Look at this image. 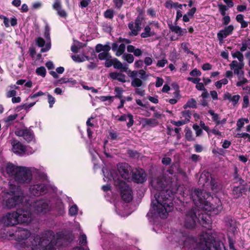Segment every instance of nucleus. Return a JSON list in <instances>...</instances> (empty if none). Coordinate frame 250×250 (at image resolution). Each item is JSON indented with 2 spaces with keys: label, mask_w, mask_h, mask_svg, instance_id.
<instances>
[{
  "label": "nucleus",
  "mask_w": 250,
  "mask_h": 250,
  "mask_svg": "<svg viewBox=\"0 0 250 250\" xmlns=\"http://www.w3.org/2000/svg\"><path fill=\"white\" fill-rule=\"evenodd\" d=\"M142 20L137 18L134 21H131L128 24V27L130 30L128 34L131 36H136L138 35L141 30Z\"/></svg>",
  "instance_id": "2eb2a0df"
},
{
  "label": "nucleus",
  "mask_w": 250,
  "mask_h": 250,
  "mask_svg": "<svg viewBox=\"0 0 250 250\" xmlns=\"http://www.w3.org/2000/svg\"><path fill=\"white\" fill-rule=\"evenodd\" d=\"M144 62L141 60L137 61L134 63V66L135 68H141L144 66Z\"/></svg>",
  "instance_id": "0e129e2a"
},
{
  "label": "nucleus",
  "mask_w": 250,
  "mask_h": 250,
  "mask_svg": "<svg viewBox=\"0 0 250 250\" xmlns=\"http://www.w3.org/2000/svg\"><path fill=\"white\" fill-rule=\"evenodd\" d=\"M185 136L186 138L188 141H190L193 140V138L192 137V132L190 129H188L186 131Z\"/></svg>",
  "instance_id": "13d9d810"
},
{
  "label": "nucleus",
  "mask_w": 250,
  "mask_h": 250,
  "mask_svg": "<svg viewBox=\"0 0 250 250\" xmlns=\"http://www.w3.org/2000/svg\"><path fill=\"white\" fill-rule=\"evenodd\" d=\"M48 102L49 104V107L51 108L55 102V98L49 93H47Z\"/></svg>",
  "instance_id": "603ef678"
},
{
  "label": "nucleus",
  "mask_w": 250,
  "mask_h": 250,
  "mask_svg": "<svg viewBox=\"0 0 250 250\" xmlns=\"http://www.w3.org/2000/svg\"><path fill=\"white\" fill-rule=\"evenodd\" d=\"M111 47L109 42H106L104 45L102 44H98L95 47L96 52L99 53L98 58L100 60H105L106 59L112 58L111 55L109 53V51Z\"/></svg>",
  "instance_id": "9b49d317"
},
{
  "label": "nucleus",
  "mask_w": 250,
  "mask_h": 250,
  "mask_svg": "<svg viewBox=\"0 0 250 250\" xmlns=\"http://www.w3.org/2000/svg\"><path fill=\"white\" fill-rule=\"evenodd\" d=\"M148 25H150V28H152V30L155 31V29H158L160 28V25L158 21H152L149 22L148 23Z\"/></svg>",
  "instance_id": "37998d69"
},
{
  "label": "nucleus",
  "mask_w": 250,
  "mask_h": 250,
  "mask_svg": "<svg viewBox=\"0 0 250 250\" xmlns=\"http://www.w3.org/2000/svg\"><path fill=\"white\" fill-rule=\"evenodd\" d=\"M123 41L124 42L122 43L119 45L116 42H113L111 44L112 50L115 52L116 56L119 57L123 54L125 50V44H129L131 42L130 41L127 39H124Z\"/></svg>",
  "instance_id": "dca6fc26"
},
{
  "label": "nucleus",
  "mask_w": 250,
  "mask_h": 250,
  "mask_svg": "<svg viewBox=\"0 0 250 250\" xmlns=\"http://www.w3.org/2000/svg\"><path fill=\"white\" fill-rule=\"evenodd\" d=\"M153 63V59L151 57H146L144 59V63L146 64V67L145 70L146 69L147 66L151 65Z\"/></svg>",
  "instance_id": "49530a36"
},
{
  "label": "nucleus",
  "mask_w": 250,
  "mask_h": 250,
  "mask_svg": "<svg viewBox=\"0 0 250 250\" xmlns=\"http://www.w3.org/2000/svg\"><path fill=\"white\" fill-rule=\"evenodd\" d=\"M218 8L220 14L222 16H225L226 15V11L228 9L227 6L222 4H218Z\"/></svg>",
  "instance_id": "79ce46f5"
},
{
  "label": "nucleus",
  "mask_w": 250,
  "mask_h": 250,
  "mask_svg": "<svg viewBox=\"0 0 250 250\" xmlns=\"http://www.w3.org/2000/svg\"><path fill=\"white\" fill-rule=\"evenodd\" d=\"M122 59L126 61L129 63H131L133 62L134 58L133 56L131 54H123Z\"/></svg>",
  "instance_id": "7c9ffc66"
},
{
  "label": "nucleus",
  "mask_w": 250,
  "mask_h": 250,
  "mask_svg": "<svg viewBox=\"0 0 250 250\" xmlns=\"http://www.w3.org/2000/svg\"><path fill=\"white\" fill-rule=\"evenodd\" d=\"M18 115L14 114L10 115L7 117L3 119V121L6 124V125H10L13 123L14 121L17 118Z\"/></svg>",
  "instance_id": "c85d7f7f"
},
{
  "label": "nucleus",
  "mask_w": 250,
  "mask_h": 250,
  "mask_svg": "<svg viewBox=\"0 0 250 250\" xmlns=\"http://www.w3.org/2000/svg\"><path fill=\"white\" fill-rule=\"evenodd\" d=\"M104 16L105 18L112 19L114 16V11L111 9H107L104 13Z\"/></svg>",
  "instance_id": "ea45409f"
},
{
  "label": "nucleus",
  "mask_w": 250,
  "mask_h": 250,
  "mask_svg": "<svg viewBox=\"0 0 250 250\" xmlns=\"http://www.w3.org/2000/svg\"><path fill=\"white\" fill-rule=\"evenodd\" d=\"M249 105V98L248 96H245L243 97V108H247Z\"/></svg>",
  "instance_id": "680f3d73"
},
{
  "label": "nucleus",
  "mask_w": 250,
  "mask_h": 250,
  "mask_svg": "<svg viewBox=\"0 0 250 250\" xmlns=\"http://www.w3.org/2000/svg\"><path fill=\"white\" fill-rule=\"evenodd\" d=\"M196 101L194 99H189L187 103L184 105V108L186 109L187 108H195L196 107Z\"/></svg>",
  "instance_id": "c756f323"
},
{
  "label": "nucleus",
  "mask_w": 250,
  "mask_h": 250,
  "mask_svg": "<svg viewBox=\"0 0 250 250\" xmlns=\"http://www.w3.org/2000/svg\"><path fill=\"white\" fill-rule=\"evenodd\" d=\"M36 42L38 46L42 47L44 45L45 41L42 38L39 37L36 39Z\"/></svg>",
  "instance_id": "5fc2aeb1"
},
{
  "label": "nucleus",
  "mask_w": 250,
  "mask_h": 250,
  "mask_svg": "<svg viewBox=\"0 0 250 250\" xmlns=\"http://www.w3.org/2000/svg\"><path fill=\"white\" fill-rule=\"evenodd\" d=\"M189 74L193 77L200 76L201 75V72L200 70L195 68L190 72Z\"/></svg>",
  "instance_id": "bf43d9fd"
},
{
  "label": "nucleus",
  "mask_w": 250,
  "mask_h": 250,
  "mask_svg": "<svg viewBox=\"0 0 250 250\" xmlns=\"http://www.w3.org/2000/svg\"><path fill=\"white\" fill-rule=\"evenodd\" d=\"M243 68H236L232 69L234 71V73L237 75L238 77L242 76L243 75V71L242 70Z\"/></svg>",
  "instance_id": "774afa93"
},
{
  "label": "nucleus",
  "mask_w": 250,
  "mask_h": 250,
  "mask_svg": "<svg viewBox=\"0 0 250 250\" xmlns=\"http://www.w3.org/2000/svg\"><path fill=\"white\" fill-rule=\"evenodd\" d=\"M238 79L239 81L236 83L237 86H242L243 84L248 83L247 79L243 77L240 76L238 77Z\"/></svg>",
  "instance_id": "a19ab883"
},
{
  "label": "nucleus",
  "mask_w": 250,
  "mask_h": 250,
  "mask_svg": "<svg viewBox=\"0 0 250 250\" xmlns=\"http://www.w3.org/2000/svg\"><path fill=\"white\" fill-rule=\"evenodd\" d=\"M6 173L18 184H29L34 174H39V170L33 167L17 166L8 163L5 167Z\"/></svg>",
  "instance_id": "39448f33"
},
{
  "label": "nucleus",
  "mask_w": 250,
  "mask_h": 250,
  "mask_svg": "<svg viewBox=\"0 0 250 250\" xmlns=\"http://www.w3.org/2000/svg\"><path fill=\"white\" fill-rule=\"evenodd\" d=\"M36 73L38 75L44 77L46 75V69L44 67L41 66L36 69Z\"/></svg>",
  "instance_id": "473e14b6"
},
{
  "label": "nucleus",
  "mask_w": 250,
  "mask_h": 250,
  "mask_svg": "<svg viewBox=\"0 0 250 250\" xmlns=\"http://www.w3.org/2000/svg\"><path fill=\"white\" fill-rule=\"evenodd\" d=\"M28 201V204L32 211L41 214L48 212L50 209V206L48 201L45 200H38L34 202Z\"/></svg>",
  "instance_id": "1a4fd4ad"
},
{
  "label": "nucleus",
  "mask_w": 250,
  "mask_h": 250,
  "mask_svg": "<svg viewBox=\"0 0 250 250\" xmlns=\"http://www.w3.org/2000/svg\"><path fill=\"white\" fill-rule=\"evenodd\" d=\"M234 30V27L232 25H229L226 26L223 30H220L217 33V38L219 42H223L224 39L228 36L231 35Z\"/></svg>",
  "instance_id": "6ab92c4d"
},
{
  "label": "nucleus",
  "mask_w": 250,
  "mask_h": 250,
  "mask_svg": "<svg viewBox=\"0 0 250 250\" xmlns=\"http://www.w3.org/2000/svg\"><path fill=\"white\" fill-rule=\"evenodd\" d=\"M211 186V188L213 190H215V191H217L218 188H217V185L216 184V180L213 178L211 176V180H210L209 183Z\"/></svg>",
  "instance_id": "c03bdc74"
},
{
  "label": "nucleus",
  "mask_w": 250,
  "mask_h": 250,
  "mask_svg": "<svg viewBox=\"0 0 250 250\" xmlns=\"http://www.w3.org/2000/svg\"><path fill=\"white\" fill-rule=\"evenodd\" d=\"M89 151L90 154L91 155L93 158L96 157V155L98 154L97 150L94 147L93 145H90L89 146Z\"/></svg>",
  "instance_id": "a18cd8bd"
},
{
  "label": "nucleus",
  "mask_w": 250,
  "mask_h": 250,
  "mask_svg": "<svg viewBox=\"0 0 250 250\" xmlns=\"http://www.w3.org/2000/svg\"><path fill=\"white\" fill-rule=\"evenodd\" d=\"M210 180H211V175L208 172H203L200 175L199 182L203 185H208L209 183Z\"/></svg>",
  "instance_id": "393cba45"
},
{
  "label": "nucleus",
  "mask_w": 250,
  "mask_h": 250,
  "mask_svg": "<svg viewBox=\"0 0 250 250\" xmlns=\"http://www.w3.org/2000/svg\"><path fill=\"white\" fill-rule=\"evenodd\" d=\"M119 173L122 178L125 180H128L130 178L131 173H133V169L126 163H121L118 166Z\"/></svg>",
  "instance_id": "4468645a"
},
{
  "label": "nucleus",
  "mask_w": 250,
  "mask_h": 250,
  "mask_svg": "<svg viewBox=\"0 0 250 250\" xmlns=\"http://www.w3.org/2000/svg\"><path fill=\"white\" fill-rule=\"evenodd\" d=\"M110 78L113 80H117L121 83L126 82L125 75L122 73L114 72L109 74Z\"/></svg>",
  "instance_id": "5701e85b"
},
{
  "label": "nucleus",
  "mask_w": 250,
  "mask_h": 250,
  "mask_svg": "<svg viewBox=\"0 0 250 250\" xmlns=\"http://www.w3.org/2000/svg\"><path fill=\"white\" fill-rule=\"evenodd\" d=\"M79 243L81 246H84L87 243L86 236L85 234H82L79 238Z\"/></svg>",
  "instance_id": "8fccbe9b"
},
{
  "label": "nucleus",
  "mask_w": 250,
  "mask_h": 250,
  "mask_svg": "<svg viewBox=\"0 0 250 250\" xmlns=\"http://www.w3.org/2000/svg\"><path fill=\"white\" fill-rule=\"evenodd\" d=\"M132 179L137 183H143L146 181V174L142 169H135L132 173Z\"/></svg>",
  "instance_id": "a211bd4d"
},
{
  "label": "nucleus",
  "mask_w": 250,
  "mask_h": 250,
  "mask_svg": "<svg viewBox=\"0 0 250 250\" xmlns=\"http://www.w3.org/2000/svg\"><path fill=\"white\" fill-rule=\"evenodd\" d=\"M156 34V32L152 28H150L148 24L146 25L143 29V32L141 34V37L142 38H146L152 37Z\"/></svg>",
  "instance_id": "4be33fe9"
},
{
  "label": "nucleus",
  "mask_w": 250,
  "mask_h": 250,
  "mask_svg": "<svg viewBox=\"0 0 250 250\" xmlns=\"http://www.w3.org/2000/svg\"><path fill=\"white\" fill-rule=\"evenodd\" d=\"M229 66L231 69H234L236 68H243L244 64L243 62H238L236 61H233L230 64Z\"/></svg>",
  "instance_id": "2f4dec72"
},
{
  "label": "nucleus",
  "mask_w": 250,
  "mask_h": 250,
  "mask_svg": "<svg viewBox=\"0 0 250 250\" xmlns=\"http://www.w3.org/2000/svg\"><path fill=\"white\" fill-rule=\"evenodd\" d=\"M114 64L113 66L115 68L120 69L123 72H126L128 66L126 64H123L121 62H120L117 58H114Z\"/></svg>",
  "instance_id": "bb28decb"
},
{
  "label": "nucleus",
  "mask_w": 250,
  "mask_h": 250,
  "mask_svg": "<svg viewBox=\"0 0 250 250\" xmlns=\"http://www.w3.org/2000/svg\"><path fill=\"white\" fill-rule=\"evenodd\" d=\"M167 62L168 61L167 59H163L158 61L156 65L158 67H163Z\"/></svg>",
  "instance_id": "3c124183"
},
{
  "label": "nucleus",
  "mask_w": 250,
  "mask_h": 250,
  "mask_svg": "<svg viewBox=\"0 0 250 250\" xmlns=\"http://www.w3.org/2000/svg\"><path fill=\"white\" fill-rule=\"evenodd\" d=\"M206 235L205 234L197 241L187 232L176 231L167 236V238L173 244L182 245L185 250H210L213 238L211 237L207 240Z\"/></svg>",
  "instance_id": "20e7f679"
},
{
  "label": "nucleus",
  "mask_w": 250,
  "mask_h": 250,
  "mask_svg": "<svg viewBox=\"0 0 250 250\" xmlns=\"http://www.w3.org/2000/svg\"><path fill=\"white\" fill-rule=\"evenodd\" d=\"M22 207L15 211L18 213L19 223H24L29 222L31 219V209L28 204V201L25 199V202L22 205Z\"/></svg>",
  "instance_id": "9d476101"
},
{
  "label": "nucleus",
  "mask_w": 250,
  "mask_h": 250,
  "mask_svg": "<svg viewBox=\"0 0 250 250\" xmlns=\"http://www.w3.org/2000/svg\"><path fill=\"white\" fill-rule=\"evenodd\" d=\"M113 2L115 7L120 9L123 4L124 0H113Z\"/></svg>",
  "instance_id": "6e6d98bb"
},
{
  "label": "nucleus",
  "mask_w": 250,
  "mask_h": 250,
  "mask_svg": "<svg viewBox=\"0 0 250 250\" xmlns=\"http://www.w3.org/2000/svg\"><path fill=\"white\" fill-rule=\"evenodd\" d=\"M30 232L27 229L19 228L15 235L17 236L16 248L19 250H56L54 246L60 244L62 240L70 242L73 239L71 233L68 235L62 233H57L56 235L53 231L48 230L43 234L42 237L36 236L34 238L30 237Z\"/></svg>",
  "instance_id": "f03ea898"
},
{
  "label": "nucleus",
  "mask_w": 250,
  "mask_h": 250,
  "mask_svg": "<svg viewBox=\"0 0 250 250\" xmlns=\"http://www.w3.org/2000/svg\"><path fill=\"white\" fill-rule=\"evenodd\" d=\"M114 91L116 93V95L114 97L118 98L119 99H122V94L123 92V90L122 88L116 87L115 88Z\"/></svg>",
  "instance_id": "e433bc0d"
},
{
  "label": "nucleus",
  "mask_w": 250,
  "mask_h": 250,
  "mask_svg": "<svg viewBox=\"0 0 250 250\" xmlns=\"http://www.w3.org/2000/svg\"><path fill=\"white\" fill-rule=\"evenodd\" d=\"M128 76L131 79V86L135 88V94L142 97L145 96V90L142 87V80H145L148 77L145 70L141 69L139 71H129Z\"/></svg>",
  "instance_id": "0eeeda50"
},
{
  "label": "nucleus",
  "mask_w": 250,
  "mask_h": 250,
  "mask_svg": "<svg viewBox=\"0 0 250 250\" xmlns=\"http://www.w3.org/2000/svg\"><path fill=\"white\" fill-rule=\"evenodd\" d=\"M11 144L12 145V149L15 153L21 154L25 151V146L19 142L13 140Z\"/></svg>",
  "instance_id": "412c9836"
},
{
  "label": "nucleus",
  "mask_w": 250,
  "mask_h": 250,
  "mask_svg": "<svg viewBox=\"0 0 250 250\" xmlns=\"http://www.w3.org/2000/svg\"><path fill=\"white\" fill-rule=\"evenodd\" d=\"M9 183L8 191L4 192L2 196V204L4 208H12L21 204L22 205L24 197L19 186Z\"/></svg>",
  "instance_id": "423d86ee"
},
{
  "label": "nucleus",
  "mask_w": 250,
  "mask_h": 250,
  "mask_svg": "<svg viewBox=\"0 0 250 250\" xmlns=\"http://www.w3.org/2000/svg\"><path fill=\"white\" fill-rule=\"evenodd\" d=\"M103 172L104 176L106 177L108 180H111L113 178L114 185L120 190L121 195L123 200L126 202H129L132 199V190L126 183L118 178H115L111 174H109L107 169H103Z\"/></svg>",
  "instance_id": "6e6552de"
},
{
  "label": "nucleus",
  "mask_w": 250,
  "mask_h": 250,
  "mask_svg": "<svg viewBox=\"0 0 250 250\" xmlns=\"http://www.w3.org/2000/svg\"><path fill=\"white\" fill-rule=\"evenodd\" d=\"M47 189L46 185L42 183H36L30 185L29 193L35 196H39L43 194Z\"/></svg>",
  "instance_id": "ddd939ff"
},
{
  "label": "nucleus",
  "mask_w": 250,
  "mask_h": 250,
  "mask_svg": "<svg viewBox=\"0 0 250 250\" xmlns=\"http://www.w3.org/2000/svg\"><path fill=\"white\" fill-rule=\"evenodd\" d=\"M72 60L77 62H83L86 60L89 61V58L86 56H85L84 55H73L71 57Z\"/></svg>",
  "instance_id": "cd10ccee"
},
{
  "label": "nucleus",
  "mask_w": 250,
  "mask_h": 250,
  "mask_svg": "<svg viewBox=\"0 0 250 250\" xmlns=\"http://www.w3.org/2000/svg\"><path fill=\"white\" fill-rule=\"evenodd\" d=\"M193 128L196 131V134L197 136H199L202 134L203 131L199 125H193Z\"/></svg>",
  "instance_id": "864d4df0"
},
{
  "label": "nucleus",
  "mask_w": 250,
  "mask_h": 250,
  "mask_svg": "<svg viewBox=\"0 0 250 250\" xmlns=\"http://www.w3.org/2000/svg\"><path fill=\"white\" fill-rule=\"evenodd\" d=\"M245 123L244 122V120H242V119H240L238 120L237 122V130L240 131L241 128L244 126Z\"/></svg>",
  "instance_id": "69168bd1"
},
{
  "label": "nucleus",
  "mask_w": 250,
  "mask_h": 250,
  "mask_svg": "<svg viewBox=\"0 0 250 250\" xmlns=\"http://www.w3.org/2000/svg\"><path fill=\"white\" fill-rule=\"evenodd\" d=\"M208 113L212 116L213 121L215 122L216 124L219 125L220 123L219 120L218 115L217 114L215 113L212 110H209L208 111Z\"/></svg>",
  "instance_id": "58836bf2"
},
{
  "label": "nucleus",
  "mask_w": 250,
  "mask_h": 250,
  "mask_svg": "<svg viewBox=\"0 0 250 250\" xmlns=\"http://www.w3.org/2000/svg\"><path fill=\"white\" fill-rule=\"evenodd\" d=\"M78 208L77 205H74L72 206L69 209V214L70 216H74L77 214Z\"/></svg>",
  "instance_id": "4c0bfd02"
},
{
  "label": "nucleus",
  "mask_w": 250,
  "mask_h": 250,
  "mask_svg": "<svg viewBox=\"0 0 250 250\" xmlns=\"http://www.w3.org/2000/svg\"><path fill=\"white\" fill-rule=\"evenodd\" d=\"M188 122V120H183L179 121H172L171 122V123L172 125H175L177 126H179L182 125H185L186 123H187Z\"/></svg>",
  "instance_id": "09e8293b"
},
{
  "label": "nucleus",
  "mask_w": 250,
  "mask_h": 250,
  "mask_svg": "<svg viewBox=\"0 0 250 250\" xmlns=\"http://www.w3.org/2000/svg\"><path fill=\"white\" fill-rule=\"evenodd\" d=\"M170 178V177L166 178L165 182L159 177L153 178L151 180L152 187L154 189L160 191L157 193L152 191L155 199L152 200L151 208L147 214V216L166 218L168 213L173 210V194L171 190H164L166 185L168 182H171Z\"/></svg>",
  "instance_id": "7ed1b4c3"
},
{
  "label": "nucleus",
  "mask_w": 250,
  "mask_h": 250,
  "mask_svg": "<svg viewBox=\"0 0 250 250\" xmlns=\"http://www.w3.org/2000/svg\"><path fill=\"white\" fill-rule=\"evenodd\" d=\"M169 28L172 32L175 33L180 36H183L187 32L186 29H183L177 25H169Z\"/></svg>",
  "instance_id": "a878e982"
},
{
  "label": "nucleus",
  "mask_w": 250,
  "mask_h": 250,
  "mask_svg": "<svg viewBox=\"0 0 250 250\" xmlns=\"http://www.w3.org/2000/svg\"><path fill=\"white\" fill-rule=\"evenodd\" d=\"M128 120V122L126 124L127 126L129 128L130 127L134 124L133 117L132 114L130 113L126 114H124L120 116L118 120L120 122L126 121L127 120Z\"/></svg>",
  "instance_id": "b1692460"
},
{
  "label": "nucleus",
  "mask_w": 250,
  "mask_h": 250,
  "mask_svg": "<svg viewBox=\"0 0 250 250\" xmlns=\"http://www.w3.org/2000/svg\"><path fill=\"white\" fill-rule=\"evenodd\" d=\"M228 83V81L227 79L224 78L220 81L216 82L215 83V85L218 89L222 87L223 85H226Z\"/></svg>",
  "instance_id": "c9c22d12"
},
{
  "label": "nucleus",
  "mask_w": 250,
  "mask_h": 250,
  "mask_svg": "<svg viewBox=\"0 0 250 250\" xmlns=\"http://www.w3.org/2000/svg\"><path fill=\"white\" fill-rule=\"evenodd\" d=\"M16 136L22 137L28 143L34 139L33 132L30 129H17L15 131Z\"/></svg>",
  "instance_id": "f3484780"
},
{
  "label": "nucleus",
  "mask_w": 250,
  "mask_h": 250,
  "mask_svg": "<svg viewBox=\"0 0 250 250\" xmlns=\"http://www.w3.org/2000/svg\"><path fill=\"white\" fill-rule=\"evenodd\" d=\"M105 62L104 63V65L106 67H110L111 66L113 65L114 61V58L112 59V58H108L105 60Z\"/></svg>",
  "instance_id": "de8ad7c7"
},
{
  "label": "nucleus",
  "mask_w": 250,
  "mask_h": 250,
  "mask_svg": "<svg viewBox=\"0 0 250 250\" xmlns=\"http://www.w3.org/2000/svg\"><path fill=\"white\" fill-rule=\"evenodd\" d=\"M52 6L53 8L57 11L58 15L62 18H66L67 14L66 11L62 8L61 0H55Z\"/></svg>",
  "instance_id": "aec40b11"
},
{
  "label": "nucleus",
  "mask_w": 250,
  "mask_h": 250,
  "mask_svg": "<svg viewBox=\"0 0 250 250\" xmlns=\"http://www.w3.org/2000/svg\"><path fill=\"white\" fill-rule=\"evenodd\" d=\"M232 56L233 58H237L240 62H243L244 56L243 54L240 51H236L232 53Z\"/></svg>",
  "instance_id": "f704fd0d"
},
{
  "label": "nucleus",
  "mask_w": 250,
  "mask_h": 250,
  "mask_svg": "<svg viewBox=\"0 0 250 250\" xmlns=\"http://www.w3.org/2000/svg\"><path fill=\"white\" fill-rule=\"evenodd\" d=\"M233 193L236 197H239L242 195L241 191L238 187H235L233 188Z\"/></svg>",
  "instance_id": "4d7b16f0"
},
{
  "label": "nucleus",
  "mask_w": 250,
  "mask_h": 250,
  "mask_svg": "<svg viewBox=\"0 0 250 250\" xmlns=\"http://www.w3.org/2000/svg\"><path fill=\"white\" fill-rule=\"evenodd\" d=\"M109 135L112 140H116L118 139V134L116 132L110 131L109 132Z\"/></svg>",
  "instance_id": "052dcab7"
},
{
  "label": "nucleus",
  "mask_w": 250,
  "mask_h": 250,
  "mask_svg": "<svg viewBox=\"0 0 250 250\" xmlns=\"http://www.w3.org/2000/svg\"><path fill=\"white\" fill-rule=\"evenodd\" d=\"M191 196L195 205L198 209L192 208L186 214L184 223V226L188 229L194 228L197 221L202 223L200 219L203 221V225L204 222H207V215L200 214L199 209L212 214H217L222 209L220 200L217 197L213 198L208 192L204 190L195 188Z\"/></svg>",
  "instance_id": "f257e3e1"
},
{
  "label": "nucleus",
  "mask_w": 250,
  "mask_h": 250,
  "mask_svg": "<svg viewBox=\"0 0 250 250\" xmlns=\"http://www.w3.org/2000/svg\"><path fill=\"white\" fill-rule=\"evenodd\" d=\"M0 222L5 226H14L19 223L18 213L15 211L8 212L2 216Z\"/></svg>",
  "instance_id": "f8f14e48"
},
{
  "label": "nucleus",
  "mask_w": 250,
  "mask_h": 250,
  "mask_svg": "<svg viewBox=\"0 0 250 250\" xmlns=\"http://www.w3.org/2000/svg\"><path fill=\"white\" fill-rule=\"evenodd\" d=\"M225 221L226 223V225L228 227H231L233 225L234 221L232 220V219L229 217H226L225 219Z\"/></svg>",
  "instance_id": "338daca9"
},
{
  "label": "nucleus",
  "mask_w": 250,
  "mask_h": 250,
  "mask_svg": "<svg viewBox=\"0 0 250 250\" xmlns=\"http://www.w3.org/2000/svg\"><path fill=\"white\" fill-rule=\"evenodd\" d=\"M145 123L146 125H148L150 126H154L157 125V121L154 119H145Z\"/></svg>",
  "instance_id": "72a5a7b5"
},
{
  "label": "nucleus",
  "mask_w": 250,
  "mask_h": 250,
  "mask_svg": "<svg viewBox=\"0 0 250 250\" xmlns=\"http://www.w3.org/2000/svg\"><path fill=\"white\" fill-rule=\"evenodd\" d=\"M232 99H231V102L232 103V104L234 106H235L239 102L240 96L239 95H235L232 97Z\"/></svg>",
  "instance_id": "e2e57ef3"
}]
</instances>
